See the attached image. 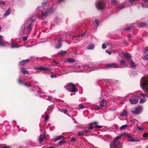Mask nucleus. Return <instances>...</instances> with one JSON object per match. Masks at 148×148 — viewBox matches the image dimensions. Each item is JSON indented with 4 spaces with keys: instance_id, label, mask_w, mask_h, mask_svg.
Wrapping results in <instances>:
<instances>
[{
    "instance_id": "1",
    "label": "nucleus",
    "mask_w": 148,
    "mask_h": 148,
    "mask_svg": "<svg viewBox=\"0 0 148 148\" xmlns=\"http://www.w3.org/2000/svg\"><path fill=\"white\" fill-rule=\"evenodd\" d=\"M47 5L48 3L47 2L44 1L42 3V6L40 7H38L36 10V16H38L39 19L42 20L43 19L41 17L42 16L44 17H46L49 14L52 13L54 11V9L52 10L50 8L49 10H47L45 12L44 11L42 12V11L43 10L44 7Z\"/></svg>"
},
{
    "instance_id": "2",
    "label": "nucleus",
    "mask_w": 148,
    "mask_h": 148,
    "mask_svg": "<svg viewBox=\"0 0 148 148\" xmlns=\"http://www.w3.org/2000/svg\"><path fill=\"white\" fill-rule=\"evenodd\" d=\"M23 85L27 87H30V90H34L35 88L36 90H40L39 91H37V93H36V94L37 95L39 96V97H42L45 99L49 100L50 101H53L54 100H56V99L52 98L50 96H47L46 95L47 94L46 93L40 92V88L38 86H37L36 87H34V86H32V84L29 83H24Z\"/></svg>"
},
{
    "instance_id": "3",
    "label": "nucleus",
    "mask_w": 148,
    "mask_h": 148,
    "mask_svg": "<svg viewBox=\"0 0 148 148\" xmlns=\"http://www.w3.org/2000/svg\"><path fill=\"white\" fill-rule=\"evenodd\" d=\"M34 21V19L32 17L30 18L26 21L21 28V29L23 30V34L29 33L31 31L33 26L32 22Z\"/></svg>"
},
{
    "instance_id": "4",
    "label": "nucleus",
    "mask_w": 148,
    "mask_h": 148,
    "mask_svg": "<svg viewBox=\"0 0 148 148\" xmlns=\"http://www.w3.org/2000/svg\"><path fill=\"white\" fill-rule=\"evenodd\" d=\"M140 85L143 89L148 93V77H143L141 78Z\"/></svg>"
},
{
    "instance_id": "5",
    "label": "nucleus",
    "mask_w": 148,
    "mask_h": 148,
    "mask_svg": "<svg viewBox=\"0 0 148 148\" xmlns=\"http://www.w3.org/2000/svg\"><path fill=\"white\" fill-rule=\"evenodd\" d=\"M121 136H119L116 137L112 142L110 145L111 148H122V146L121 144L120 139Z\"/></svg>"
},
{
    "instance_id": "6",
    "label": "nucleus",
    "mask_w": 148,
    "mask_h": 148,
    "mask_svg": "<svg viewBox=\"0 0 148 148\" xmlns=\"http://www.w3.org/2000/svg\"><path fill=\"white\" fill-rule=\"evenodd\" d=\"M96 5L97 9L103 11L105 9L106 3L104 0H98L97 1Z\"/></svg>"
},
{
    "instance_id": "7",
    "label": "nucleus",
    "mask_w": 148,
    "mask_h": 148,
    "mask_svg": "<svg viewBox=\"0 0 148 148\" xmlns=\"http://www.w3.org/2000/svg\"><path fill=\"white\" fill-rule=\"evenodd\" d=\"M66 89L70 92H76L77 89L75 85L73 84L69 83L65 86Z\"/></svg>"
},
{
    "instance_id": "8",
    "label": "nucleus",
    "mask_w": 148,
    "mask_h": 148,
    "mask_svg": "<svg viewBox=\"0 0 148 148\" xmlns=\"http://www.w3.org/2000/svg\"><path fill=\"white\" fill-rule=\"evenodd\" d=\"M143 110V107L141 106H139L136 107L134 110H131L132 112L135 114H140Z\"/></svg>"
},
{
    "instance_id": "9",
    "label": "nucleus",
    "mask_w": 148,
    "mask_h": 148,
    "mask_svg": "<svg viewBox=\"0 0 148 148\" xmlns=\"http://www.w3.org/2000/svg\"><path fill=\"white\" fill-rule=\"evenodd\" d=\"M135 97L136 98V99H131L130 100V101L131 103L133 104H137L138 101V99H140L141 98L139 96H135Z\"/></svg>"
},
{
    "instance_id": "10",
    "label": "nucleus",
    "mask_w": 148,
    "mask_h": 148,
    "mask_svg": "<svg viewBox=\"0 0 148 148\" xmlns=\"http://www.w3.org/2000/svg\"><path fill=\"white\" fill-rule=\"evenodd\" d=\"M97 69L95 67H90L87 65H85V72L88 73L92 70H96Z\"/></svg>"
},
{
    "instance_id": "11",
    "label": "nucleus",
    "mask_w": 148,
    "mask_h": 148,
    "mask_svg": "<svg viewBox=\"0 0 148 148\" xmlns=\"http://www.w3.org/2000/svg\"><path fill=\"white\" fill-rule=\"evenodd\" d=\"M7 42L3 40V36L0 35V46L3 47L6 45Z\"/></svg>"
},
{
    "instance_id": "12",
    "label": "nucleus",
    "mask_w": 148,
    "mask_h": 148,
    "mask_svg": "<svg viewBox=\"0 0 148 148\" xmlns=\"http://www.w3.org/2000/svg\"><path fill=\"white\" fill-rule=\"evenodd\" d=\"M34 69L35 70H39L41 71L51 70L50 69H48L46 67H43L42 66H40L39 67L36 66L34 68Z\"/></svg>"
},
{
    "instance_id": "13",
    "label": "nucleus",
    "mask_w": 148,
    "mask_h": 148,
    "mask_svg": "<svg viewBox=\"0 0 148 148\" xmlns=\"http://www.w3.org/2000/svg\"><path fill=\"white\" fill-rule=\"evenodd\" d=\"M86 34V32H84L83 34H81L77 35L76 36H75L74 37H73L72 38V39L73 40H79L80 39V38L82 37L83 36H84Z\"/></svg>"
},
{
    "instance_id": "14",
    "label": "nucleus",
    "mask_w": 148,
    "mask_h": 148,
    "mask_svg": "<svg viewBox=\"0 0 148 148\" xmlns=\"http://www.w3.org/2000/svg\"><path fill=\"white\" fill-rule=\"evenodd\" d=\"M128 114V112L125 110H123V111L120 113V116H127Z\"/></svg>"
},
{
    "instance_id": "15",
    "label": "nucleus",
    "mask_w": 148,
    "mask_h": 148,
    "mask_svg": "<svg viewBox=\"0 0 148 148\" xmlns=\"http://www.w3.org/2000/svg\"><path fill=\"white\" fill-rule=\"evenodd\" d=\"M107 103L106 100L103 99L100 103V106L101 108H102L106 106Z\"/></svg>"
},
{
    "instance_id": "16",
    "label": "nucleus",
    "mask_w": 148,
    "mask_h": 148,
    "mask_svg": "<svg viewBox=\"0 0 148 148\" xmlns=\"http://www.w3.org/2000/svg\"><path fill=\"white\" fill-rule=\"evenodd\" d=\"M107 66L111 68H116L118 67V66L116 63H111L107 64Z\"/></svg>"
},
{
    "instance_id": "17",
    "label": "nucleus",
    "mask_w": 148,
    "mask_h": 148,
    "mask_svg": "<svg viewBox=\"0 0 148 148\" xmlns=\"http://www.w3.org/2000/svg\"><path fill=\"white\" fill-rule=\"evenodd\" d=\"M128 62L129 63L131 68L134 69L136 65L131 59H130Z\"/></svg>"
},
{
    "instance_id": "18",
    "label": "nucleus",
    "mask_w": 148,
    "mask_h": 148,
    "mask_svg": "<svg viewBox=\"0 0 148 148\" xmlns=\"http://www.w3.org/2000/svg\"><path fill=\"white\" fill-rule=\"evenodd\" d=\"M45 137L46 135L45 134H40L39 138V143H41L42 142Z\"/></svg>"
},
{
    "instance_id": "19",
    "label": "nucleus",
    "mask_w": 148,
    "mask_h": 148,
    "mask_svg": "<svg viewBox=\"0 0 148 148\" xmlns=\"http://www.w3.org/2000/svg\"><path fill=\"white\" fill-rule=\"evenodd\" d=\"M29 60H30L29 59L23 60L20 62L19 64L21 65H24L28 63L29 62Z\"/></svg>"
},
{
    "instance_id": "20",
    "label": "nucleus",
    "mask_w": 148,
    "mask_h": 148,
    "mask_svg": "<svg viewBox=\"0 0 148 148\" xmlns=\"http://www.w3.org/2000/svg\"><path fill=\"white\" fill-rule=\"evenodd\" d=\"M88 132V131L86 130H84L83 131H81L79 132L78 135L79 136H82L86 135Z\"/></svg>"
},
{
    "instance_id": "21",
    "label": "nucleus",
    "mask_w": 148,
    "mask_h": 148,
    "mask_svg": "<svg viewBox=\"0 0 148 148\" xmlns=\"http://www.w3.org/2000/svg\"><path fill=\"white\" fill-rule=\"evenodd\" d=\"M124 57L126 58H127L129 61L130 60V59H131V56L128 53H124Z\"/></svg>"
},
{
    "instance_id": "22",
    "label": "nucleus",
    "mask_w": 148,
    "mask_h": 148,
    "mask_svg": "<svg viewBox=\"0 0 148 148\" xmlns=\"http://www.w3.org/2000/svg\"><path fill=\"white\" fill-rule=\"evenodd\" d=\"M78 68H79V72H85V65L78 67Z\"/></svg>"
},
{
    "instance_id": "23",
    "label": "nucleus",
    "mask_w": 148,
    "mask_h": 148,
    "mask_svg": "<svg viewBox=\"0 0 148 148\" xmlns=\"http://www.w3.org/2000/svg\"><path fill=\"white\" fill-rule=\"evenodd\" d=\"M120 62L121 64L124 67L126 66L128 64L127 62H126L123 60H121L120 61Z\"/></svg>"
},
{
    "instance_id": "24",
    "label": "nucleus",
    "mask_w": 148,
    "mask_h": 148,
    "mask_svg": "<svg viewBox=\"0 0 148 148\" xmlns=\"http://www.w3.org/2000/svg\"><path fill=\"white\" fill-rule=\"evenodd\" d=\"M12 45L10 46V47L12 48H18V45L14 42H13L12 41L11 42Z\"/></svg>"
},
{
    "instance_id": "25",
    "label": "nucleus",
    "mask_w": 148,
    "mask_h": 148,
    "mask_svg": "<svg viewBox=\"0 0 148 148\" xmlns=\"http://www.w3.org/2000/svg\"><path fill=\"white\" fill-rule=\"evenodd\" d=\"M53 108V106H49L47 109V111L46 112L48 114H50L52 111Z\"/></svg>"
},
{
    "instance_id": "26",
    "label": "nucleus",
    "mask_w": 148,
    "mask_h": 148,
    "mask_svg": "<svg viewBox=\"0 0 148 148\" xmlns=\"http://www.w3.org/2000/svg\"><path fill=\"white\" fill-rule=\"evenodd\" d=\"M21 71L22 72V73L24 74H28L29 73V72L26 69L24 68H21Z\"/></svg>"
},
{
    "instance_id": "27",
    "label": "nucleus",
    "mask_w": 148,
    "mask_h": 148,
    "mask_svg": "<svg viewBox=\"0 0 148 148\" xmlns=\"http://www.w3.org/2000/svg\"><path fill=\"white\" fill-rule=\"evenodd\" d=\"M61 46V40H59L58 42V44L56 45V47L57 49H58L60 48Z\"/></svg>"
},
{
    "instance_id": "28",
    "label": "nucleus",
    "mask_w": 148,
    "mask_h": 148,
    "mask_svg": "<svg viewBox=\"0 0 148 148\" xmlns=\"http://www.w3.org/2000/svg\"><path fill=\"white\" fill-rule=\"evenodd\" d=\"M95 46L93 44H90L87 47V49L88 50L93 49L94 48Z\"/></svg>"
},
{
    "instance_id": "29",
    "label": "nucleus",
    "mask_w": 148,
    "mask_h": 148,
    "mask_svg": "<svg viewBox=\"0 0 148 148\" xmlns=\"http://www.w3.org/2000/svg\"><path fill=\"white\" fill-rule=\"evenodd\" d=\"M10 8H9L6 11L5 13L4 14V15L6 16L9 15L10 14Z\"/></svg>"
},
{
    "instance_id": "30",
    "label": "nucleus",
    "mask_w": 148,
    "mask_h": 148,
    "mask_svg": "<svg viewBox=\"0 0 148 148\" xmlns=\"http://www.w3.org/2000/svg\"><path fill=\"white\" fill-rule=\"evenodd\" d=\"M12 146H8L5 145H0V148H11Z\"/></svg>"
},
{
    "instance_id": "31",
    "label": "nucleus",
    "mask_w": 148,
    "mask_h": 148,
    "mask_svg": "<svg viewBox=\"0 0 148 148\" xmlns=\"http://www.w3.org/2000/svg\"><path fill=\"white\" fill-rule=\"evenodd\" d=\"M54 21L56 23H59L61 21V20L59 19L58 17H56L55 18Z\"/></svg>"
},
{
    "instance_id": "32",
    "label": "nucleus",
    "mask_w": 148,
    "mask_h": 148,
    "mask_svg": "<svg viewBox=\"0 0 148 148\" xmlns=\"http://www.w3.org/2000/svg\"><path fill=\"white\" fill-rule=\"evenodd\" d=\"M95 127V128H101L102 127V126L97 125V123L96 122H94Z\"/></svg>"
},
{
    "instance_id": "33",
    "label": "nucleus",
    "mask_w": 148,
    "mask_h": 148,
    "mask_svg": "<svg viewBox=\"0 0 148 148\" xmlns=\"http://www.w3.org/2000/svg\"><path fill=\"white\" fill-rule=\"evenodd\" d=\"M95 127V124L94 123V122L92 123H91L89 124V130H92L93 127Z\"/></svg>"
},
{
    "instance_id": "34",
    "label": "nucleus",
    "mask_w": 148,
    "mask_h": 148,
    "mask_svg": "<svg viewBox=\"0 0 148 148\" xmlns=\"http://www.w3.org/2000/svg\"><path fill=\"white\" fill-rule=\"evenodd\" d=\"M125 8V6L123 4H120L118 7V8L119 10H121Z\"/></svg>"
},
{
    "instance_id": "35",
    "label": "nucleus",
    "mask_w": 148,
    "mask_h": 148,
    "mask_svg": "<svg viewBox=\"0 0 148 148\" xmlns=\"http://www.w3.org/2000/svg\"><path fill=\"white\" fill-rule=\"evenodd\" d=\"M58 109L61 112H62L64 114H66L67 111V110L66 109H61L59 108H58Z\"/></svg>"
},
{
    "instance_id": "36",
    "label": "nucleus",
    "mask_w": 148,
    "mask_h": 148,
    "mask_svg": "<svg viewBox=\"0 0 148 148\" xmlns=\"http://www.w3.org/2000/svg\"><path fill=\"white\" fill-rule=\"evenodd\" d=\"M146 101V99L145 98H141L139 103H140L143 104L145 103Z\"/></svg>"
},
{
    "instance_id": "37",
    "label": "nucleus",
    "mask_w": 148,
    "mask_h": 148,
    "mask_svg": "<svg viewBox=\"0 0 148 148\" xmlns=\"http://www.w3.org/2000/svg\"><path fill=\"white\" fill-rule=\"evenodd\" d=\"M134 25V24H132L130 26L127 27L125 28V29L126 30H129L132 27L135 26Z\"/></svg>"
},
{
    "instance_id": "38",
    "label": "nucleus",
    "mask_w": 148,
    "mask_h": 148,
    "mask_svg": "<svg viewBox=\"0 0 148 148\" xmlns=\"http://www.w3.org/2000/svg\"><path fill=\"white\" fill-rule=\"evenodd\" d=\"M127 126V124H125L124 125H123L120 127V129L121 130H123L126 128Z\"/></svg>"
},
{
    "instance_id": "39",
    "label": "nucleus",
    "mask_w": 148,
    "mask_h": 148,
    "mask_svg": "<svg viewBox=\"0 0 148 148\" xmlns=\"http://www.w3.org/2000/svg\"><path fill=\"white\" fill-rule=\"evenodd\" d=\"M144 60H148V54L145 55L143 58Z\"/></svg>"
},
{
    "instance_id": "40",
    "label": "nucleus",
    "mask_w": 148,
    "mask_h": 148,
    "mask_svg": "<svg viewBox=\"0 0 148 148\" xmlns=\"http://www.w3.org/2000/svg\"><path fill=\"white\" fill-rule=\"evenodd\" d=\"M67 60L68 62H73L75 61V60L72 58H68Z\"/></svg>"
},
{
    "instance_id": "41",
    "label": "nucleus",
    "mask_w": 148,
    "mask_h": 148,
    "mask_svg": "<svg viewBox=\"0 0 148 148\" xmlns=\"http://www.w3.org/2000/svg\"><path fill=\"white\" fill-rule=\"evenodd\" d=\"M93 108L95 110H98L100 109L101 107L100 106L94 105L93 106Z\"/></svg>"
},
{
    "instance_id": "42",
    "label": "nucleus",
    "mask_w": 148,
    "mask_h": 148,
    "mask_svg": "<svg viewBox=\"0 0 148 148\" xmlns=\"http://www.w3.org/2000/svg\"><path fill=\"white\" fill-rule=\"evenodd\" d=\"M140 95L143 97V98H145L147 97V95L145 94H140Z\"/></svg>"
},
{
    "instance_id": "43",
    "label": "nucleus",
    "mask_w": 148,
    "mask_h": 148,
    "mask_svg": "<svg viewBox=\"0 0 148 148\" xmlns=\"http://www.w3.org/2000/svg\"><path fill=\"white\" fill-rule=\"evenodd\" d=\"M65 143V141L64 140H62L61 141H60L59 143V144L60 145H62L64 144Z\"/></svg>"
},
{
    "instance_id": "44",
    "label": "nucleus",
    "mask_w": 148,
    "mask_h": 148,
    "mask_svg": "<svg viewBox=\"0 0 148 148\" xmlns=\"http://www.w3.org/2000/svg\"><path fill=\"white\" fill-rule=\"evenodd\" d=\"M62 138H63V137L62 136H59L58 137V138L56 140H55L54 141V142H55L57 140H58Z\"/></svg>"
},
{
    "instance_id": "45",
    "label": "nucleus",
    "mask_w": 148,
    "mask_h": 148,
    "mask_svg": "<svg viewBox=\"0 0 148 148\" xmlns=\"http://www.w3.org/2000/svg\"><path fill=\"white\" fill-rule=\"evenodd\" d=\"M79 109H82L84 108V106H83L82 104H80L79 105Z\"/></svg>"
},
{
    "instance_id": "46",
    "label": "nucleus",
    "mask_w": 148,
    "mask_h": 148,
    "mask_svg": "<svg viewBox=\"0 0 148 148\" xmlns=\"http://www.w3.org/2000/svg\"><path fill=\"white\" fill-rule=\"evenodd\" d=\"M140 140L137 138H133L132 140V141L133 142H138L140 141Z\"/></svg>"
},
{
    "instance_id": "47",
    "label": "nucleus",
    "mask_w": 148,
    "mask_h": 148,
    "mask_svg": "<svg viewBox=\"0 0 148 148\" xmlns=\"http://www.w3.org/2000/svg\"><path fill=\"white\" fill-rule=\"evenodd\" d=\"M28 37V36H25L23 38V40L24 41H25L26 40H27Z\"/></svg>"
},
{
    "instance_id": "48",
    "label": "nucleus",
    "mask_w": 148,
    "mask_h": 148,
    "mask_svg": "<svg viewBox=\"0 0 148 148\" xmlns=\"http://www.w3.org/2000/svg\"><path fill=\"white\" fill-rule=\"evenodd\" d=\"M141 5L142 6V7L143 8H146L147 7H148V5H147L144 4L143 3H142L141 4Z\"/></svg>"
},
{
    "instance_id": "49",
    "label": "nucleus",
    "mask_w": 148,
    "mask_h": 148,
    "mask_svg": "<svg viewBox=\"0 0 148 148\" xmlns=\"http://www.w3.org/2000/svg\"><path fill=\"white\" fill-rule=\"evenodd\" d=\"M66 53V52L65 51H61L59 52L58 53L59 54H61L62 55H63L64 54H65Z\"/></svg>"
},
{
    "instance_id": "50",
    "label": "nucleus",
    "mask_w": 148,
    "mask_h": 148,
    "mask_svg": "<svg viewBox=\"0 0 148 148\" xmlns=\"http://www.w3.org/2000/svg\"><path fill=\"white\" fill-rule=\"evenodd\" d=\"M102 47L103 49H105L106 47V46L105 43H103L102 46Z\"/></svg>"
},
{
    "instance_id": "51",
    "label": "nucleus",
    "mask_w": 148,
    "mask_h": 148,
    "mask_svg": "<svg viewBox=\"0 0 148 148\" xmlns=\"http://www.w3.org/2000/svg\"><path fill=\"white\" fill-rule=\"evenodd\" d=\"M148 51V46L146 47L145 48V50L143 51L144 53H145Z\"/></svg>"
},
{
    "instance_id": "52",
    "label": "nucleus",
    "mask_w": 148,
    "mask_h": 148,
    "mask_svg": "<svg viewBox=\"0 0 148 148\" xmlns=\"http://www.w3.org/2000/svg\"><path fill=\"white\" fill-rule=\"evenodd\" d=\"M148 136V133H145L144 134H143V136L144 137H146Z\"/></svg>"
},
{
    "instance_id": "53",
    "label": "nucleus",
    "mask_w": 148,
    "mask_h": 148,
    "mask_svg": "<svg viewBox=\"0 0 148 148\" xmlns=\"http://www.w3.org/2000/svg\"><path fill=\"white\" fill-rule=\"evenodd\" d=\"M51 78H56L57 77V76L55 75H52L51 76Z\"/></svg>"
},
{
    "instance_id": "54",
    "label": "nucleus",
    "mask_w": 148,
    "mask_h": 148,
    "mask_svg": "<svg viewBox=\"0 0 148 148\" xmlns=\"http://www.w3.org/2000/svg\"><path fill=\"white\" fill-rule=\"evenodd\" d=\"M137 129L138 130V131L142 130H143V129L141 127H137Z\"/></svg>"
},
{
    "instance_id": "55",
    "label": "nucleus",
    "mask_w": 148,
    "mask_h": 148,
    "mask_svg": "<svg viewBox=\"0 0 148 148\" xmlns=\"http://www.w3.org/2000/svg\"><path fill=\"white\" fill-rule=\"evenodd\" d=\"M5 3L4 1H0V5L1 4H5Z\"/></svg>"
},
{
    "instance_id": "56",
    "label": "nucleus",
    "mask_w": 148,
    "mask_h": 148,
    "mask_svg": "<svg viewBox=\"0 0 148 148\" xmlns=\"http://www.w3.org/2000/svg\"><path fill=\"white\" fill-rule=\"evenodd\" d=\"M49 119V116L48 115H47L45 117V120L46 121H47Z\"/></svg>"
},
{
    "instance_id": "57",
    "label": "nucleus",
    "mask_w": 148,
    "mask_h": 148,
    "mask_svg": "<svg viewBox=\"0 0 148 148\" xmlns=\"http://www.w3.org/2000/svg\"><path fill=\"white\" fill-rule=\"evenodd\" d=\"M95 23L97 27L98 25V22L97 20H96L95 21Z\"/></svg>"
},
{
    "instance_id": "58",
    "label": "nucleus",
    "mask_w": 148,
    "mask_h": 148,
    "mask_svg": "<svg viewBox=\"0 0 148 148\" xmlns=\"http://www.w3.org/2000/svg\"><path fill=\"white\" fill-rule=\"evenodd\" d=\"M146 25V23H141L140 25L142 26H145Z\"/></svg>"
},
{
    "instance_id": "59",
    "label": "nucleus",
    "mask_w": 148,
    "mask_h": 148,
    "mask_svg": "<svg viewBox=\"0 0 148 148\" xmlns=\"http://www.w3.org/2000/svg\"><path fill=\"white\" fill-rule=\"evenodd\" d=\"M106 53H108L109 55H110L111 54V52L110 51L106 50Z\"/></svg>"
},
{
    "instance_id": "60",
    "label": "nucleus",
    "mask_w": 148,
    "mask_h": 148,
    "mask_svg": "<svg viewBox=\"0 0 148 148\" xmlns=\"http://www.w3.org/2000/svg\"><path fill=\"white\" fill-rule=\"evenodd\" d=\"M65 0H59L58 2L59 3H61L62 2H64Z\"/></svg>"
},
{
    "instance_id": "61",
    "label": "nucleus",
    "mask_w": 148,
    "mask_h": 148,
    "mask_svg": "<svg viewBox=\"0 0 148 148\" xmlns=\"http://www.w3.org/2000/svg\"><path fill=\"white\" fill-rule=\"evenodd\" d=\"M29 143L30 144V146H33V144L34 143L32 141H30L29 142Z\"/></svg>"
},
{
    "instance_id": "62",
    "label": "nucleus",
    "mask_w": 148,
    "mask_h": 148,
    "mask_svg": "<svg viewBox=\"0 0 148 148\" xmlns=\"http://www.w3.org/2000/svg\"><path fill=\"white\" fill-rule=\"evenodd\" d=\"M71 141H76V139L74 138H72L71 139Z\"/></svg>"
},
{
    "instance_id": "63",
    "label": "nucleus",
    "mask_w": 148,
    "mask_h": 148,
    "mask_svg": "<svg viewBox=\"0 0 148 148\" xmlns=\"http://www.w3.org/2000/svg\"><path fill=\"white\" fill-rule=\"evenodd\" d=\"M116 2V0H111V2L112 3H114Z\"/></svg>"
},
{
    "instance_id": "64",
    "label": "nucleus",
    "mask_w": 148,
    "mask_h": 148,
    "mask_svg": "<svg viewBox=\"0 0 148 148\" xmlns=\"http://www.w3.org/2000/svg\"><path fill=\"white\" fill-rule=\"evenodd\" d=\"M145 3H148V0H143Z\"/></svg>"
}]
</instances>
